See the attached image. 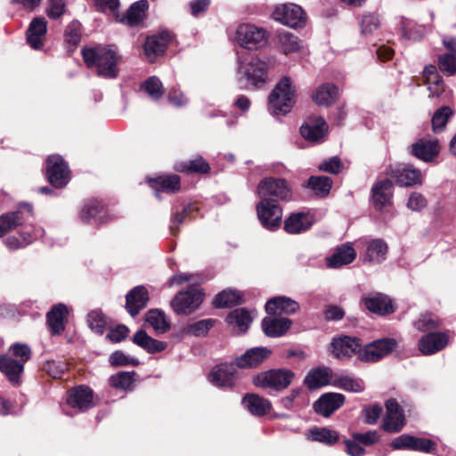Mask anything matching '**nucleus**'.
I'll list each match as a JSON object with an SVG mask.
<instances>
[{
    "label": "nucleus",
    "mask_w": 456,
    "mask_h": 456,
    "mask_svg": "<svg viewBox=\"0 0 456 456\" xmlns=\"http://www.w3.org/2000/svg\"><path fill=\"white\" fill-rule=\"evenodd\" d=\"M202 279L195 274L178 273L173 275L168 280L170 287L188 283L193 287L185 291H181L175 295L172 300V307L178 314H191L203 301V293L195 286L201 283Z\"/></svg>",
    "instance_id": "f257e3e1"
},
{
    "label": "nucleus",
    "mask_w": 456,
    "mask_h": 456,
    "mask_svg": "<svg viewBox=\"0 0 456 456\" xmlns=\"http://www.w3.org/2000/svg\"><path fill=\"white\" fill-rule=\"evenodd\" d=\"M84 61L88 68L94 69L96 74L104 78H114L118 73L119 56L107 46L84 48Z\"/></svg>",
    "instance_id": "f03ea898"
},
{
    "label": "nucleus",
    "mask_w": 456,
    "mask_h": 456,
    "mask_svg": "<svg viewBox=\"0 0 456 456\" xmlns=\"http://www.w3.org/2000/svg\"><path fill=\"white\" fill-rule=\"evenodd\" d=\"M296 89L289 77H283L268 97V110L273 115H285L296 103Z\"/></svg>",
    "instance_id": "7ed1b4c3"
},
{
    "label": "nucleus",
    "mask_w": 456,
    "mask_h": 456,
    "mask_svg": "<svg viewBox=\"0 0 456 456\" xmlns=\"http://www.w3.org/2000/svg\"><path fill=\"white\" fill-rule=\"evenodd\" d=\"M295 374L285 369H273L260 372L254 377L253 383L261 388H270L281 391L287 388L293 381Z\"/></svg>",
    "instance_id": "20e7f679"
},
{
    "label": "nucleus",
    "mask_w": 456,
    "mask_h": 456,
    "mask_svg": "<svg viewBox=\"0 0 456 456\" xmlns=\"http://www.w3.org/2000/svg\"><path fill=\"white\" fill-rule=\"evenodd\" d=\"M257 192L261 200L268 199L273 200L275 198L280 200H290L292 190L284 179L265 178L262 180L257 187Z\"/></svg>",
    "instance_id": "39448f33"
},
{
    "label": "nucleus",
    "mask_w": 456,
    "mask_h": 456,
    "mask_svg": "<svg viewBox=\"0 0 456 456\" xmlns=\"http://www.w3.org/2000/svg\"><path fill=\"white\" fill-rule=\"evenodd\" d=\"M238 44L248 50H256L267 43V34L264 28L250 24H241L236 30Z\"/></svg>",
    "instance_id": "423d86ee"
},
{
    "label": "nucleus",
    "mask_w": 456,
    "mask_h": 456,
    "mask_svg": "<svg viewBox=\"0 0 456 456\" xmlns=\"http://www.w3.org/2000/svg\"><path fill=\"white\" fill-rule=\"evenodd\" d=\"M256 213L263 226L270 231L277 229L281 224L282 210L275 200H261L256 205Z\"/></svg>",
    "instance_id": "0eeeda50"
},
{
    "label": "nucleus",
    "mask_w": 456,
    "mask_h": 456,
    "mask_svg": "<svg viewBox=\"0 0 456 456\" xmlns=\"http://www.w3.org/2000/svg\"><path fill=\"white\" fill-rule=\"evenodd\" d=\"M273 17L275 20L291 28L301 27L305 23L303 9L295 4L276 6L273 12Z\"/></svg>",
    "instance_id": "6e6552de"
},
{
    "label": "nucleus",
    "mask_w": 456,
    "mask_h": 456,
    "mask_svg": "<svg viewBox=\"0 0 456 456\" xmlns=\"http://www.w3.org/2000/svg\"><path fill=\"white\" fill-rule=\"evenodd\" d=\"M361 341L357 338L349 336H338L332 338L330 343V354L338 360L350 359L361 351Z\"/></svg>",
    "instance_id": "1a4fd4ad"
},
{
    "label": "nucleus",
    "mask_w": 456,
    "mask_h": 456,
    "mask_svg": "<svg viewBox=\"0 0 456 456\" xmlns=\"http://www.w3.org/2000/svg\"><path fill=\"white\" fill-rule=\"evenodd\" d=\"M270 67L266 61L258 58H251L247 63H239V73L242 74L253 86H258L266 81L267 70Z\"/></svg>",
    "instance_id": "9d476101"
},
{
    "label": "nucleus",
    "mask_w": 456,
    "mask_h": 456,
    "mask_svg": "<svg viewBox=\"0 0 456 456\" xmlns=\"http://www.w3.org/2000/svg\"><path fill=\"white\" fill-rule=\"evenodd\" d=\"M394 338L376 340L366 345L358 354V358L366 362H374L387 355L396 347Z\"/></svg>",
    "instance_id": "9b49d317"
},
{
    "label": "nucleus",
    "mask_w": 456,
    "mask_h": 456,
    "mask_svg": "<svg viewBox=\"0 0 456 456\" xmlns=\"http://www.w3.org/2000/svg\"><path fill=\"white\" fill-rule=\"evenodd\" d=\"M47 176L54 187H63L69 181V170L61 156L52 155L47 159Z\"/></svg>",
    "instance_id": "f8f14e48"
},
{
    "label": "nucleus",
    "mask_w": 456,
    "mask_h": 456,
    "mask_svg": "<svg viewBox=\"0 0 456 456\" xmlns=\"http://www.w3.org/2000/svg\"><path fill=\"white\" fill-rule=\"evenodd\" d=\"M386 408L387 413L383 420V429L390 433H397L401 431L405 424L402 408L394 399L387 401Z\"/></svg>",
    "instance_id": "ddd939ff"
},
{
    "label": "nucleus",
    "mask_w": 456,
    "mask_h": 456,
    "mask_svg": "<svg viewBox=\"0 0 456 456\" xmlns=\"http://www.w3.org/2000/svg\"><path fill=\"white\" fill-rule=\"evenodd\" d=\"M236 366V363L216 366L208 375L209 381L218 387H232L237 378Z\"/></svg>",
    "instance_id": "4468645a"
},
{
    "label": "nucleus",
    "mask_w": 456,
    "mask_h": 456,
    "mask_svg": "<svg viewBox=\"0 0 456 456\" xmlns=\"http://www.w3.org/2000/svg\"><path fill=\"white\" fill-rule=\"evenodd\" d=\"M396 180V183L401 186H412L419 183L421 181V174L419 169L405 164H398L391 167L387 171Z\"/></svg>",
    "instance_id": "2eb2a0df"
},
{
    "label": "nucleus",
    "mask_w": 456,
    "mask_h": 456,
    "mask_svg": "<svg viewBox=\"0 0 456 456\" xmlns=\"http://www.w3.org/2000/svg\"><path fill=\"white\" fill-rule=\"evenodd\" d=\"M171 34L163 31L156 36L148 37L144 44V53L149 61L153 62L158 56L162 55L171 41Z\"/></svg>",
    "instance_id": "dca6fc26"
},
{
    "label": "nucleus",
    "mask_w": 456,
    "mask_h": 456,
    "mask_svg": "<svg viewBox=\"0 0 456 456\" xmlns=\"http://www.w3.org/2000/svg\"><path fill=\"white\" fill-rule=\"evenodd\" d=\"M327 131L328 125L326 121L321 117L309 118L300 127L301 135L305 140L312 142H318L322 140Z\"/></svg>",
    "instance_id": "f3484780"
},
{
    "label": "nucleus",
    "mask_w": 456,
    "mask_h": 456,
    "mask_svg": "<svg viewBox=\"0 0 456 456\" xmlns=\"http://www.w3.org/2000/svg\"><path fill=\"white\" fill-rule=\"evenodd\" d=\"M449 342L445 332H431L423 336L419 341V351L426 355L436 354L444 349Z\"/></svg>",
    "instance_id": "a211bd4d"
},
{
    "label": "nucleus",
    "mask_w": 456,
    "mask_h": 456,
    "mask_svg": "<svg viewBox=\"0 0 456 456\" xmlns=\"http://www.w3.org/2000/svg\"><path fill=\"white\" fill-rule=\"evenodd\" d=\"M439 151L440 145L437 139H419L411 146V154L426 162L433 160Z\"/></svg>",
    "instance_id": "6ab92c4d"
},
{
    "label": "nucleus",
    "mask_w": 456,
    "mask_h": 456,
    "mask_svg": "<svg viewBox=\"0 0 456 456\" xmlns=\"http://www.w3.org/2000/svg\"><path fill=\"white\" fill-rule=\"evenodd\" d=\"M298 309V303L287 297H275L265 304V311L270 315L292 314Z\"/></svg>",
    "instance_id": "aec40b11"
},
{
    "label": "nucleus",
    "mask_w": 456,
    "mask_h": 456,
    "mask_svg": "<svg viewBox=\"0 0 456 456\" xmlns=\"http://www.w3.org/2000/svg\"><path fill=\"white\" fill-rule=\"evenodd\" d=\"M345 397L338 393H327L322 395L314 404L315 411L324 417L332 414L343 405Z\"/></svg>",
    "instance_id": "412c9836"
},
{
    "label": "nucleus",
    "mask_w": 456,
    "mask_h": 456,
    "mask_svg": "<svg viewBox=\"0 0 456 456\" xmlns=\"http://www.w3.org/2000/svg\"><path fill=\"white\" fill-rule=\"evenodd\" d=\"M47 31V21L43 17L34 18L27 30V41L36 50L44 45V38Z\"/></svg>",
    "instance_id": "4be33fe9"
},
{
    "label": "nucleus",
    "mask_w": 456,
    "mask_h": 456,
    "mask_svg": "<svg viewBox=\"0 0 456 456\" xmlns=\"http://www.w3.org/2000/svg\"><path fill=\"white\" fill-rule=\"evenodd\" d=\"M393 196V183L389 179L378 181L372 187L373 204L377 209L391 204Z\"/></svg>",
    "instance_id": "5701e85b"
},
{
    "label": "nucleus",
    "mask_w": 456,
    "mask_h": 456,
    "mask_svg": "<svg viewBox=\"0 0 456 456\" xmlns=\"http://www.w3.org/2000/svg\"><path fill=\"white\" fill-rule=\"evenodd\" d=\"M67 403L69 406L79 411H86L93 406V391L84 386L69 391Z\"/></svg>",
    "instance_id": "b1692460"
},
{
    "label": "nucleus",
    "mask_w": 456,
    "mask_h": 456,
    "mask_svg": "<svg viewBox=\"0 0 456 456\" xmlns=\"http://www.w3.org/2000/svg\"><path fill=\"white\" fill-rule=\"evenodd\" d=\"M68 314V307L61 303L55 305L48 312L47 324L53 335H60L64 330Z\"/></svg>",
    "instance_id": "393cba45"
},
{
    "label": "nucleus",
    "mask_w": 456,
    "mask_h": 456,
    "mask_svg": "<svg viewBox=\"0 0 456 456\" xmlns=\"http://www.w3.org/2000/svg\"><path fill=\"white\" fill-rule=\"evenodd\" d=\"M148 300L147 289L142 286H137L126 295V308L129 314L134 317L146 306Z\"/></svg>",
    "instance_id": "a878e982"
},
{
    "label": "nucleus",
    "mask_w": 456,
    "mask_h": 456,
    "mask_svg": "<svg viewBox=\"0 0 456 456\" xmlns=\"http://www.w3.org/2000/svg\"><path fill=\"white\" fill-rule=\"evenodd\" d=\"M314 224L309 213L297 212L291 214L284 222V229L288 233L297 234L308 230Z\"/></svg>",
    "instance_id": "bb28decb"
},
{
    "label": "nucleus",
    "mask_w": 456,
    "mask_h": 456,
    "mask_svg": "<svg viewBox=\"0 0 456 456\" xmlns=\"http://www.w3.org/2000/svg\"><path fill=\"white\" fill-rule=\"evenodd\" d=\"M254 313L245 308H237L227 315L226 322L237 333H244L253 321Z\"/></svg>",
    "instance_id": "cd10ccee"
},
{
    "label": "nucleus",
    "mask_w": 456,
    "mask_h": 456,
    "mask_svg": "<svg viewBox=\"0 0 456 456\" xmlns=\"http://www.w3.org/2000/svg\"><path fill=\"white\" fill-rule=\"evenodd\" d=\"M23 370L24 365L12 358L10 354L0 355V371L7 377L12 385L20 384V378Z\"/></svg>",
    "instance_id": "c85d7f7f"
},
{
    "label": "nucleus",
    "mask_w": 456,
    "mask_h": 456,
    "mask_svg": "<svg viewBox=\"0 0 456 456\" xmlns=\"http://www.w3.org/2000/svg\"><path fill=\"white\" fill-rule=\"evenodd\" d=\"M148 8L149 4L146 0L137 1L130 6L126 15L116 14V20L129 26H135L142 20Z\"/></svg>",
    "instance_id": "c756f323"
},
{
    "label": "nucleus",
    "mask_w": 456,
    "mask_h": 456,
    "mask_svg": "<svg viewBox=\"0 0 456 456\" xmlns=\"http://www.w3.org/2000/svg\"><path fill=\"white\" fill-rule=\"evenodd\" d=\"M270 354V350L265 347L248 349L236 360V365L240 368L256 367L267 359Z\"/></svg>",
    "instance_id": "7c9ffc66"
},
{
    "label": "nucleus",
    "mask_w": 456,
    "mask_h": 456,
    "mask_svg": "<svg viewBox=\"0 0 456 456\" xmlns=\"http://www.w3.org/2000/svg\"><path fill=\"white\" fill-rule=\"evenodd\" d=\"M338 97V87L330 83L321 85L312 94L313 101L320 106H330L335 102Z\"/></svg>",
    "instance_id": "2f4dec72"
},
{
    "label": "nucleus",
    "mask_w": 456,
    "mask_h": 456,
    "mask_svg": "<svg viewBox=\"0 0 456 456\" xmlns=\"http://www.w3.org/2000/svg\"><path fill=\"white\" fill-rule=\"evenodd\" d=\"M242 403L248 411L255 416H264L267 414L272 408L271 402L256 394H248L243 397Z\"/></svg>",
    "instance_id": "473e14b6"
},
{
    "label": "nucleus",
    "mask_w": 456,
    "mask_h": 456,
    "mask_svg": "<svg viewBox=\"0 0 456 456\" xmlns=\"http://www.w3.org/2000/svg\"><path fill=\"white\" fill-rule=\"evenodd\" d=\"M356 257V252L349 244L338 247L335 252L327 258V265L331 268H338L352 263Z\"/></svg>",
    "instance_id": "72a5a7b5"
},
{
    "label": "nucleus",
    "mask_w": 456,
    "mask_h": 456,
    "mask_svg": "<svg viewBox=\"0 0 456 456\" xmlns=\"http://www.w3.org/2000/svg\"><path fill=\"white\" fill-rule=\"evenodd\" d=\"M291 325L288 318L265 317L262 322L263 330L268 337L282 336Z\"/></svg>",
    "instance_id": "f704fd0d"
},
{
    "label": "nucleus",
    "mask_w": 456,
    "mask_h": 456,
    "mask_svg": "<svg viewBox=\"0 0 456 456\" xmlns=\"http://www.w3.org/2000/svg\"><path fill=\"white\" fill-rule=\"evenodd\" d=\"M331 370L329 368L312 370L305 378V384L309 389H316L330 383Z\"/></svg>",
    "instance_id": "c9c22d12"
},
{
    "label": "nucleus",
    "mask_w": 456,
    "mask_h": 456,
    "mask_svg": "<svg viewBox=\"0 0 456 456\" xmlns=\"http://www.w3.org/2000/svg\"><path fill=\"white\" fill-rule=\"evenodd\" d=\"M133 342L151 354L162 352L167 347V343L152 338L142 330L134 335Z\"/></svg>",
    "instance_id": "e433bc0d"
},
{
    "label": "nucleus",
    "mask_w": 456,
    "mask_h": 456,
    "mask_svg": "<svg viewBox=\"0 0 456 456\" xmlns=\"http://www.w3.org/2000/svg\"><path fill=\"white\" fill-rule=\"evenodd\" d=\"M364 304L370 312L385 315L394 312L391 299L382 294H378L372 297L366 298Z\"/></svg>",
    "instance_id": "4c0bfd02"
},
{
    "label": "nucleus",
    "mask_w": 456,
    "mask_h": 456,
    "mask_svg": "<svg viewBox=\"0 0 456 456\" xmlns=\"http://www.w3.org/2000/svg\"><path fill=\"white\" fill-rule=\"evenodd\" d=\"M387 245L381 239H375L367 245L365 260L370 263L379 264L386 259Z\"/></svg>",
    "instance_id": "58836bf2"
},
{
    "label": "nucleus",
    "mask_w": 456,
    "mask_h": 456,
    "mask_svg": "<svg viewBox=\"0 0 456 456\" xmlns=\"http://www.w3.org/2000/svg\"><path fill=\"white\" fill-rule=\"evenodd\" d=\"M146 322L158 333H165L169 330V323L163 312L151 309L145 314Z\"/></svg>",
    "instance_id": "ea45409f"
},
{
    "label": "nucleus",
    "mask_w": 456,
    "mask_h": 456,
    "mask_svg": "<svg viewBox=\"0 0 456 456\" xmlns=\"http://www.w3.org/2000/svg\"><path fill=\"white\" fill-rule=\"evenodd\" d=\"M150 182H154L153 187L157 191L175 192L180 188V178L176 175L159 176Z\"/></svg>",
    "instance_id": "a19ab883"
},
{
    "label": "nucleus",
    "mask_w": 456,
    "mask_h": 456,
    "mask_svg": "<svg viewBox=\"0 0 456 456\" xmlns=\"http://www.w3.org/2000/svg\"><path fill=\"white\" fill-rule=\"evenodd\" d=\"M278 40L280 46L285 54L297 52L301 48V42L297 36L290 32H280L278 35Z\"/></svg>",
    "instance_id": "79ce46f5"
},
{
    "label": "nucleus",
    "mask_w": 456,
    "mask_h": 456,
    "mask_svg": "<svg viewBox=\"0 0 456 456\" xmlns=\"http://www.w3.org/2000/svg\"><path fill=\"white\" fill-rule=\"evenodd\" d=\"M241 302V294L239 291L227 289L216 295L214 305L216 307H230Z\"/></svg>",
    "instance_id": "37998d69"
},
{
    "label": "nucleus",
    "mask_w": 456,
    "mask_h": 456,
    "mask_svg": "<svg viewBox=\"0 0 456 456\" xmlns=\"http://www.w3.org/2000/svg\"><path fill=\"white\" fill-rule=\"evenodd\" d=\"M453 111L448 106H444L440 109H438L433 115L431 122H432V130L434 133H440L442 132L447 122L448 119L452 116Z\"/></svg>",
    "instance_id": "c03bdc74"
},
{
    "label": "nucleus",
    "mask_w": 456,
    "mask_h": 456,
    "mask_svg": "<svg viewBox=\"0 0 456 456\" xmlns=\"http://www.w3.org/2000/svg\"><path fill=\"white\" fill-rule=\"evenodd\" d=\"M307 186L316 194L326 195L332 187V180L324 175L311 176L308 179Z\"/></svg>",
    "instance_id": "a18cd8bd"
},
{
    "label": "nucleus",
    "mask_w": 456,
    "mask_h": 456,
    "mask_svg": "<svg viewBox=\"0 0 456 456\" xmlns=\"http://www.w3.org/2000/svg\"><path fill=\"white\" fill-rule=\"evenodd\" d=\"M141 90L144 91L154 101L160 99L164 93L161 81L154 76L142 84Z\"/></svg>",
    "instance_id": "49530a36"
},
{
    "label": "nucleus",
    "mask_w": 456,
    "mask_h": 456,
    "mask_svg": "<svg viewBox=\"0 0 456 456\" xmlns=\"http://www.w3.org/2000/svg\"><path fill=\"white\" fill-rule=\"evenodd\" d=\"M310 437L313 441L324 443L327 444H334L338 441V434L329 428H313L310 431Z\"/></svg>",
    "instance_id": "de8ad7c7"
},
{
    "label": "nucleus",
    "mask_w": 456,
    "mask_h": 456,
    "mask_svg": "<svg viewBox=\"0 0 456 456\" xmlns=\"http://www.w3.org/2000/svg\"><path fill=\"white\" fill-rule=\"evenodd\" d=\"M215 323L216 320L213 319L200 320L197 322L187 325L183 329V332L196 337L204 336L215 325Z\"/></svg>",
    "instance_id": "09e8293b"
},
{
    "label": "nucleus",
    "mask_w": 456,
    "mask_h": 456,
    "mask_svg": "<svg viewBox=\"0 0 456 456\" xmlns=\"http://www.w3.org/2000/svg\"><path fill=\"white\" fill-rule=\"evenodd\" d=\"M21 224V215L20 211L12 212L0 217V236L7 232L16 228Z\"/></svg>",
    "instance_id": "8fccbe9b"
},
{
    "label": "nucleus",
    "mask_w": 456,
    "mask_h": 456,
    "mask_svg": "<svg viewBox=\"0 0 456 456\" xmlns=\"http://www.w3.org/2000/svg\"><path fill=\"white\" fill-rule=\"evenodd\" d=\"M333 385L346 391L354 393H360L364 389L363 383L361 379H354L348 376L337 379L333 382Z\"/></svg>",
    "instance_id": "3c124183"
},
{
    "label": "nucleus",
    "mask_w": 456,
    "mask_h": 456,
    "mask_svg": "<svg viewBox=\"0 0 456 456\" xmlns=\"http://www.w3.org/2000/svg\"><path fill=\"white\" fill-rule=\"evenodd\" d=\"M440 321L430 314H421L414 322V327L420 332H426L438 328Z\"/></svg>",
    "instance_id": "603ef678"
},
{
    "label": "nucleus",
    "mask_w": 456,
    "mask_h": 456,
    "mask_svg": "<svg viewBox=\"0 0 456 456\" xmlns=\"http://www.w3.org/2000/svg\"><path fill=\"white\" fill-rule=\"evenodd\" d=\"M6 354H10L12 358L15 357V360L24 365L31 356V350L25 344L16 343L10 346Z\"/></svg>",
    "instance_id": "864d4df0"
},
{
    "label": "nucleus",
    "mask_w": 456,
    "mask_h": 456,
    "mask_svg": "<svg viewBox=\"0 0 456 456\" xmlns=\"http://www.w3.org/2000/svg\"><path fill=\"white\" fill-rule=\"evenodd\" d=\"M134 372H120L110 378L112 387L121 389H129L134 383Z\"/></svg>",
    "instance_id": "5fc2aeb1"
},
{
    "label": "nucleus",
    "mask_w": 456,
    "mask_h": 456,
    "mask_svg": "<svg viewBox=\"0 0 456 456\" xmlns=\"http://www.w3.org/2000/svg\"><path fill=\"white\" fill-rule=\"evenodd\" d=\"M438 66L441 71L447 76L456 75V55L444 53L438 58Z\"/></svg>",
    "instance_id": "6e6d98bb"
},
{
    "label": "nucleus",
    "mask_w": 456,
    "mask_h": 456,
    "mask_svg": "<svg viewBox=\"0 0 456 456\" xmlns=\"http://www.w3.org/2000/svg\"><path fill=\"white\" fill-rule=\"evenodd\" d=\"M87 322L92 330L98 334L103 333L106 325V320L101 312L97 310L90 312L87 315Z\"/></svg>",
    "instance_id": "4d7b16f0"
},
{
    "label": "nucleus",
    "mask_w": 456,
    "mask_h": 456,
    "mask_svg": "<svg viewBox=\"0 0 456 456\" xmlns=\"http://www.w3.org/2000/svg\"><path fill=\"white\" fill-rule=\"evenodd\" d=\"M379 20L376 15H363L361 20V32L362 35H370L379 26Z\"/></svg>",
    "instance_id": "13d9d810"
},
{
    "label": "nucleus",
    "mask_w": 456,
    "mask_h": 456,
    "mask_svg": "<svg viewBox=\"0 0 456 456\" xmlns=\"http://www.w3.org/2000/svg\"><path fill=\"white\" fill-rule=\"evenodd\" d=\"M64 36L68 44L73 46L77 45L80 41V24L76 21L71 22L66 28Z\"/></svg>",
    "instance_id": "bf43d9fd"
},
{
    "label": "nucleus",
    "mask_w": 456,
    "mask_h": 456,
    "mask_svg": "<svg viewBox=\"0 0 456 456\" xmlns=\"http://www.w3.org/2000/svg\"><path fill=\"white\" fill-rule=\"evenodd\" d=\"M48 7L46 13L51 19L60 18L65 12V1L64 0H48Z\"/></svg>",
    "instance_id": "052dcab7"
},
{
    "label": "nucleus",
    "mask_w": 456,
    "mask_h": 456,
    "mask_svg": "<svg viewBox=\"0 0 456 456\" xmlns=\"http://www.w3.org/2000/svg\"><path fill=\"white\" fill-rule=\"evenodd\" d=\"M21 236H22V240L21 241L19 239H17L16 237H13V236L12 237H8L5 240V245L10 249H17V248H22V247L31 243L33 239H34L30 235V231L23 232Z\"/></svg>",
    "instance_id": "680f3d73"
},
{
    "label": "nucleus",
    "mask_w": 456,
    "mask_h": 456,
    "mask_svg": "<svg viewBox=\"0 0 456 456\" xmlns=\"http://www.w3.org/2000/svg\"><path fill=\"white\" fill-rule=\"evenodd\" d=\"M180 171H190V172H197V173H208L209 170L208 164L203 160L201 158L196 159L194 160L190 161L188 164H185L183 167L178 168Z\"/></svg>",
    "instance_id": "e2e57ef3"
},
{
    "label": "nucleus",
    "mask_w": 456,
    "mask_h": 456,
    "mask_svg": "<svg viewBox=\"0 0 456 456\" xmlns=\"http://www.w3.org/2000/svg\"><path fill=\"white\" fill-rule=\"evenodd\" d=\"M94 6L99 12H110L115 16L119 7V0H94Z\"/></svg>",
    "instance_id": "0e129e2a"
},
{
    "label": "nucleus",
    "mask_w": 456,
    "mask_h": 456,
    "mask_svg": "<svg viewBox=\"0 0 456 456\" xmlns=\"http://www.w3.org/2000/svg\"><path fill=\"white\" fill-rule=\"evenodd\" d=\"M412 451L432 452L436 449V443L430 439L413 436Z\"/></svg>",
    "instance_id": "69168bd1"
},
{
    "label": "nucleus",
    "mask_w": 456,
    "mask_h": 456,
    "mask_svg": "<svg viewBox=\"0 0 456 456\" xmlns=\"http://www.w3.org/2000/svg\"><path fill=\"white\" fill-rule=\"evenodd\" d=\"M341 168L342 163L338 157H332L330 159L323 161L319 166L320 170L334 175L338 174Z\"/></svg>",
    "instance_id": "338daca9"
},
{
    "label": "nucleus",
    "mask_w": 456,
    "mask_h": 456,
    "mask_svg": "<svg viewBox=\"0 0 456 456\" xmlns=\"http://www.w3.org/2000/svg\"><path fill=\"white\" fill-rule=\"evenodd\" d=\"M353 438L355 441L364 444V445H372L376 444L379 440V436L377 431H368L366 433H354Z\"/></svg>",
    "instance_id": "774afa93"
}]
</instances>
